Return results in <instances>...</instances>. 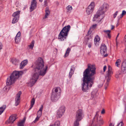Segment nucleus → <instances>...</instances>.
<instances>
[{
	"label": "nucleus",
	"instance_id": "nucleus-27",
	"mask_svg": "<svg viewBox=\"0 0 126 126\" xmlns=\"http://www.w3.org/2000/svg\"><path fill=\"white\" fill-rule=\"evenodd\" d=\"M70 50L71 49L70 48L68 47L67 48V50H66V52L64 55V57H66L68 55L69 53Z\"/></svg>",
	"mask_w": 126,
	"mask_h": 126
},
{
	"label": "nucleus",
	"instance_id": "nucleus-12",
	"mask_svg": "<svg viewBox=\"0 0 126 126\" xmlns=\"http://www.w3.org/2000/svg\"><path fill=\"white\" fill-rule=\"evenodd\" d=\"M100 51L101 54L104 55L105 57L108 56V55L106 53L105 54V53L107 52V48L105 44H102L100 47Z\"/></svg>",
	"mask_w": 126,
	"mask_h": 126
},
{
	"label": "nucleus",
	"instance_id": "nucleus-18",
	"mask_svg": "<svg viewBox=\"0 0 126 126\" xmlns=\"http://www.w3.org/2000/svg\"><path fill=\"white\" fill-rule=\"evenodd\" d=\"M121 71L123 73H126V60H125L122 63Z\"/></svg>",
	"mask_w": 126,
	"mask_h": 126
},
{
	"label": "nucleus",
	"instance_id": "nucleus-56",
	"mask_svg": "<svg viewBox=\"0 0 126 126\" xmlns=\"http://www.w3.org/2000/svg\"><path fill=\"white\" fill-rule=\"evenodd\" d=\"M125 110H126V107H125Z\"/></svg>",
	"mask_w": 126,
	"mask_h": 126
},
{
	"label": "nucleus",
	"instance_id": "nucleus-5",
	"mask_svg": "<svg viewBox=\"0 0 126 126\" xmlns=\"http://www.w3.org/2000/svg\"><path fill=\"white\" fill-rule=\"evenodd\" d=\"M61 91L60 88L59 87L53 89L51 97L52 101L55 102L58 100L60 96Z\"/></svg>",
	"mask_w": 126,
	"mask_h": 126
},
{
	"label": "nucleus",
	"instance_id": "nucleus-4",
	"mask_svg": "<svg viewBox=\"0 0 126 126\" xmlns=\"http://www.w3.org/2000/svg\"><path fill=\"white\" fill-rule=\"evenodd\" d=\"M71 28L70 26L68 25L64 27L60 32L58 39L60 41H63L66 40L68 35V32Z\"/></svg>",
	"mask_w": 126,
	"mask_h": 126
},
{
	"label": "nucleus",
	"instance_id": "nucleus-42",
	"mask_svg": "<svg viewBox=\"0 0 126 126\" xmlns=\"http://www.w3.org/2000/svg\"><path fill=\"white\" fill-rule=\"evenodd\" d=\"M97 26V25L96 24H94L92 26L91 28L92 29H94Z\"/></svg>",
	"mask_w": 126,
	"mask_h": 126
},
{
	"label": "nucleus",
	"instance_id": "nucleus-6",
	"mask_svg": "<svg viewBox=\"0 0 126 126\" xmlns=\"http://www.w3.org/2000/svg\"><path fill=\"white\" fill-rule=\"evenodd\" d=\"M84 117V113L83 111L81 109L78 110L75 115L76 120L74 123V126H79V122L81 121Z\"/></svg>",
	"mask_w": 126,
	"mask_h": 126
},
{
	"label": "nucleus",
	"instance_id": "nucleus-29",
	"mask_svg": "<svg viewBox=\"0 0 126 126\" xmlns=\"http://www.w3.org/2000/svg\"><path fill=\"white\" fill-rule=\"evenodd\" d=\"M25 119H24L21 122H19L17 124L18 126H24V123Z\"/></svg>",
	"mask_w": 126,
	"mask_h": 126
},
{
	"label": "nucleus",
	"instance_id": "nucleus-45",
	"mask_svg": "<svg viewBox=\"0 0 126 126\" xmlns=\"http://www.w3.org/2000/svg\"><path fill=\"white\" fill-rule=\"evenodd\" d=\"M103 85V84L101 83V84H99L98 85V86L99 88H100L102 87Z\"/></svg>",
	"mask_w": 126,
	"mask_h": 126
},
{
	"label": "nucleus",
	"instance_id": "nucleus-24",
	"mask_svg": "<svg viewBox=\"0 0 126 126\" xmlns=\"http://www.w3.org/2000/svg\"><path fill=\"white\" fill-rule=\"evenodd\" d=\"M6 105H3L0 107V115L3 112L6 108Z\"/></svg>",
	"mask_w": 126,
	"mask_h": 126
},
{
	"label": "nucleus",
	"instance_id": "nucleus-51",
	"mask_svg": "<svg viewBox=\"0 0 126 126\" xmlns=\"http://www.w3.org/2000/svg\"><path fill=\"white\" fill-rule=\"evenodd\" d=\"M3 9V8L2 7H0V12L2 11Z\"/></svg>",
	"mask_w": 126,
	"mask_h": 126
},
{
	"label": "nucleus",
	"instance_id": "nucleus-13",
	"mask_svg": "<svg viewBox=\"0 0 126 126\" xmlns=\"http://www.w3.org/2000/svg\"><path fill=\"white\" fill-rule=\"evenodd\" d=\"M104 17V16H102L96 13L94 15L93 19V21H97L98 23H99L102 19Z\"/></svg>",
	"mask_w": 126,
	"mask_h": 126
},
{
	"label": "nucleus",
	"instance_id": "nucleus-33",
	"mask_svg": "<svg viewBox=\"0 0 126 126\" xmlns=\"http://www.w3.org/2000/svg\"><path fill=\"white\" fill-rule=\"evenodd\" d=\"M34 41L33 40L32 41L30 44L29 45V48L30 49H32L34 46Z\"/></svg>",
	"mask_w": 126,
	"mask_h": 126
},
{
	"label": "nucleus",
	"instance_id": "nucleus-19",
	"mask_svg": "<svg viewBox=\"0 0 126 126\" xmlns=\"http://www.w3.org/2000/svg\"><path fill=\"white\" fill-rule=\"evenodd\" d=\"M92 39L91 38L87 37L86 40V44H88V47L90 48L92 46Z\"/></svg>",
	"mask_w": 126,
	"mask_h": 126
},
{
	"label": "nucleus",
	"instance_id": "nucleus-41",
	"mask_svg": "<svg viewBox=\"0 0 126 126\" xmlns=\"http://www.w3.org/2000/svg\"><path fill=\"white\" fill-rule=\"evenodd\" d=\"M118 13L117 11H116L113 15V17L114 18H115L117 15Z\"/></svg>",
	"mask_w": 126,
	"mask_h": 126
},
{
	"label": "nucleus",
	"instance_id": "nucleus-36",
	"mask_svg": "<svg viewBox=\"0 0 126 126\" xmlns=\"http://www.w3.org/2000/svg\"><path fill=\"white\" fill-rule=\"evenodd\" d=\"M42 114V112L38 111L37 113V116L40 117Z\"/></svg>",
	"mask_w": 126,
	"mask_h": 126
},
{
	"label": "nucleus",
	"instance_id": "nucleus-10",
	"mask_svg": "<svg viewBox=\"0 0 126 126\" xmlns=\"http://www.w3.org/2000/svg\"><path fill=\"white\" fill-rule=\"evenodd\" d=\"M65 107L64 106L60 107L57 112V118H61L65 112Z\"/></svg>",
	"mask_w": 126,
	"mask_h": 126
},
{
	"label": "nucleus",
	"instance_id": "nucleus-23",
	"mask_svg": "<svg viewBox=\"0 0 126 126\" xmlns=\"http://www.w3.org/2000/svg\"><path fill=\"white\" fill-rule=\"evenodd\" d=\"M20 13V12L19 11H17L15 12L12 14V16L14 17H19V15Z\"/></svg>",
	"mask_w": 126,
	"mask_h": 126
},
{
	"label": "nucleus",
	"instance_id": "nucleus-34",
	"mask_svg": "<svg viewBox=\"0 0 126 126\" xmlns=\"http://www.w3.org/2000/svg\"><path fill=\"white\" fill-rule=\"evenodd\" d=\"M60 125V121H56L54 123L55 126H59Z\"/></svg>",
	"mask_w": 126,
	"mask_h": 126
},
{
	"label": "nucleus",
	"instance_id": "nucleus-50",
	"mask_svg": "<svg viewBox=\"0 0 126 126\" xmlns=\"http://www.w3.org/2000/svg\"><path fill=\"white\" fill-rule=\"evenodd\" d=\"M124 102H126V97H125L124 98Z\"/></svg>",
	"mask_w": 126,
	"mask_h": 126
},
{
	"label": "nucleus",
	"instance_id": "nucleus-40",
	"mask_svg": "<svg viewBox=\"0 0 126 126\" xmlns=\"http://www.w3.org/2000/svg\"><path fill=\"white\" fill-rule=\"evenodd\" d=\"M124 125V123L122 121L120 123H118L117 126H123Z\"/></svg>",
	"mask_w": 126,
	"mask_h": 126
},
{
	"label": "nucleus",
	"instance_id": "nucleus-52",
	"mask_svg": "<svg viewBox=\"0 0 126 126\" xmlns=\"http://www.w3.org/2000/svg\"><path fill=\"white\" fill-rule=\"evenodd\" d=\"M119 22L118 21V23H117V24H116V27H117L119 25Z\"/></svg>",
	"mask_w": 126,
	"mask_h": 126
},
{
	"label": "nucleus",
	"instance_id": "nucleus-22",
	"mask_svg": "<svg viewBox=\"0 0 126 126\" xmlns=\"http://www.w3.org/2000/svg\"><path fill=\"white\" fill-rule=\"evenodd\" d=\"M11 62L13 64L16 65L17 64V63L19 62V60L18 59L13 58L12 59Z\"/></svg>",
	"mask_w": 126,
	"mask_h": 126
},
{
	"label": "nucleus",
	"instance_id": "nucleus-57",
	"mask_svg": "<svg viewBox=\"0 0 126 126\" xmlns=\"http://www.w3.org/2000/svg\"><path fill=\"white\" fill-rule=\"evenodd\" d=\"M119 33H118V35H119Z\"/></svg>",
	"mask_w": 126,
	"mask_h": 126
},
{
	"label": "nucleus",
	"instance_id": "nucleus-17",
	"mask_svg": "<svg viewBox=\"0 0 126 126\" xmlns=\"http://www.w3.org/2000/svg\"><path fill=\"white\" fill-rule=\"evenodd\" d=\"M36 0H33L31 2V4L30 9V11L32 12L35 9L36 7Z\"/></svg>",
	"mask_w": 126,
	"mask_h": 126
},
{
	"label": "nucleus",
	"instance_id": "nucleus-53",
	"mask_svg": "<svg viewBox=\"0 0 126 126\" xmlns=\"http://www.w3.org/2000/svg\"><path fill=\"white\" fill-rule=\"evenodd\" d=\"M112 125L111 123L110 124L109 126H112Z\"/></svg>",
	"mask_w": 126,
	"mask_h": 126
},
{
	"label": "nucleus",
	"instance_id": "nucleus-31",
	"mask_svg": "<svg viewBox=\"0 0 126 126\" xmlns=\"http://www.w3.org/2000/svg\"><path fill=\"white\" fill-rule=\"evenodd\" d=\"M121 61L120 59H118L116 61L115 63V65L117 67H119V66L120 65Z\"/></svg>",
	"mask_w": 126,
	"mask_h": 126
},
{
	"label": "nucleus",
	"instance_id": "nucleus-54",
	"mask_svg": "<svg viewBox=\"0 0 126 126\" xmlns=\"http://www.w3.org/2000/svg\"><path fill=\"white\" fill-rule=\"evenodd\" d=\"M39 0V1H40V2H42L43 1V0Z\"/></svg>",
	"mask_w": 126,
	"mask_h": 126
},
{
	"label": "nucleus",
	"instance_id": "nucleus-44",
	"mask_svg": "<svg viewBox=\"0 0 126 126\" xmlns=\"http://www.w3.org/2000/svg\"><path fill=\"white\" fill-rule=\"evenodd\" d=\"M43 108V106L42 105L41 107H40L38 111H40L42 112Z\"/></svg>",
	"mask_w": 126,
	"mask_h": 126
},
{
	"label": "nucleus",
	"instance_id": "nucleus-47",
	"mask_svg": "<svg viewBox=\"0 0 126 126\" xmlns=\"http://www.w3.org/2000/svg\"><path fill=\"white\" fill-rule=\"evenodd\" d=\"M105 112V110L104 109H103L101 112V113L102 114H103Z\"/></svg>",
	"mask_w": 126,
	"mask_h": 126
},
{
	"label": "nucleus",
	"instance_id": "nucleus-7",
	"mask_svg": "<svg viewBox=\"0 0 126 126\" xmlns=\"http://www.w3.org/2000/svg\"><path fill=\"white\" fill-rule=\"evenodd\" d=\"M99 112V111L96 112V114L93 119L92 126L94 125L95 126H101L103 124L104 122L101 116L98 117Z\"/></svg>",
	"mask_w": 126,
	"mask_h": 126
},
{
	"label": "nucleus",
	"instance_id": "nucleus-32",
	"mask_svg": "<svg viewBox=\"0 0 126 126\" xmlns=\"http://www.w3.org/2000/svg\"><path fill=\"white\" fill-rule=\"evenodd\" d=\"M45 11L46 14L44 18H47V16L50 14V11L48 9H47V10H46Z\"/></svg>",
	"mask_w": 126,
	"mask_h": 126
},
{
	"label": "nucleus",
	"instance_id": "nucleus-37",
	"mask_svg": "<svg viewBox=\"0 0 126 126\" xmlns=\"http://www.w3.org/2000/svg\"><path fill=\"white\" fill-rule=\"evenodd\" d=\"M66 9L69 10H72V6L70 5H69L67 7Z\"/></svg>",
	"mask_w": 126,
	"mask_h": 126
},
{
	"label": "nucleus",
	"instance_id": "nucleus-3",
	"mask_svg": "<svg viewBox=\"0 0 126 126\" xmlns=\"http://www.w3.org/2000/svg\"><path fill=\"white\" fill-rule=\"evenodd\" d=\"M22 72L15 71L11 74L9 77L7 78L6 80V84L10 85L15 83L17 79L21 75Z\"/></svg>",
	"mask_w": 126,
	"mask_h": 126
},
{
	"label": "nucleus",
	"instance_id": "nucleus-43",
	"mask_svg": "<svg viewBox=\"0 0 126 126\" xmlns=\"http://www.w3.org/2000/svg\"><path fill=\"white\" fill-rule=\"evenodd\" d=\"M44 6H46L47 5V0H45L44 1Z\"/></svg>",
	"mask_w": 126,
	"mask_h": 126
},
{
	"label": "nucleus",
	"instance_id": "nucleus-38",
	"mask_svg": "<svg viewBox=\"0 0 126 126\" xmlns=\"http://www.w3.org/2000/svg\"><path fill=\"white\" fill-rule=\"evenodd\" d=\"M40 117L37 116V117L36 118L35 120L33 121V123H35L37 121H38V120Z\"/></svg>",
	"mask_w": 126,
	"mask_h": 126
},
{
	"label": "nucleus",
	"instance_id": "nucleus-26",
	"mask_svg": "<svg viewBox=\"0 0 126 126\" xmlns=\"http://www.w3.org/2000/svg\"><path fill=\"white\" fill-rule=\"evenodd\" d=\"M100 40V38L98 35H96L94 39V43L96 44V43L99 42Z\"/></svg>",
	"mask_w": 126,
	"mask_h": 126
},
{
	"label": "nucleus",
	"instance_id": "nucleus-2",
	"mask_svg": "<svg viewBox=\"0 0 126 126\" xmlns=\"http://www.w3.org/2000/svg\"><path fill=\"white\" fill-rule=\"evenodd\" d=\"M34 68L33 70V74L30 79L29 84L30 86L32 87L38 79L39 75L44 76L46 73L48 66H46L44 68V64L42 58L39 57L38 61L35 63Z\"/></svg>",
	"mask_w": 126,
	"mask_h": 126
},
{
	"label": "nucleus",
	"instance_id": "nucleus-49",
	"mask_svg": "<svg viewBox=\"0 0 126 126\" xmlns=\"http://www.w3.org/2000/svg\"><path fill=\"white\" fill-rule=\"evenodd\" d=\"M118 36H119V35H117V36L116 37V42L117 45V44L118 43V42H117V38Z\"/></svg>",
	"mask_w": 126,
	"mask_h": 126
},
{
	"label": "nucleus",
	"instance_id": "nucleus-15",
	"mask_svg": "<svg viewBox=\"0 0 126 126\" xmlns=\"http://www.w3.org/2000/svg\"><path fill=\"white\" fill-rule=\"evenodd\" d=\"M20 36L21 32H20L19 31L17 33L15 37V43L16 44H18L20 42L21 39Z\"/></svg>",
	"mask_w": 126,
	"mask_h": 126
},
{
	"label": "nucleus",
	"instance_id": "nucleus-20",
	"mask_svg": "<svg viewBox=\"0 0 126 126\" xmlns=\"http://www.w3.org/2000/svg\"><path fill=\"white\" fill-rule=\"evenodd\" d=\"M75 69V67L74 65L71 66L69 76V77L70 79L71 78L72 76L74 74Z\"/></svg>",
	"mask_w": 126,
	"mask_h": 126
},
{
	"label": "nucleus",
	"instance_id": "nucleus-14",
	"mask_svg": "<svg viewBox=\"0 0 126 126\" xmlns=\"http://www.w3.org/2000/svg\"><path fill=\"white\" fill-rule=\"evenodd\" d=\"M21 94V92L19 91L17 94L15 99V105L16 106H17L19 103L20 99V96Z\"/></svg>",
	"mask_w": 126,
	"mask_h": 126
},
{
	"label": "nucleus",
	"instance_id": "nucleus-46",
	"mask_svg": "<svg viewBox=\"0 0 126 126\" xmlns=\"http://www.w3.org/2000/svg\"><path fill=\"white\" fill-rule=\"evenodd\" d=\"M106 65H105L103 67V71L104 72H105L106 70Z\"/></svg>",
	"mask_w": 126,
	"mask_h": 126
},
{
	"label": "nucleus",
	"instance_id": "nucleus-28",
	"mask_svg": "<svg viewBox=\"0 0 126 126\" xmlns=\"http://www.w3.org/2000/svg\"><path fill=\"white\" fill-rule=\"evenodd\" d=\"M104 32L107 34L108 37L109 38H110L111 36L110 34V32H111L110 30H104Z\"/></svg>",
	"mask_w": 126,
	"mask_h": 126
},
{
	"label": "nucleus",
	"instance_id": "nucleus-8",
	"mask_svg": "<svg viewBox=\"0 0 126 126\" xmlns=\"http://www.w3.org/2000/svg\"><path fill=\"white\" fill-rule=\"evenodd\" d=\"M111 70V68L109 66H108V70L107 72L105 75V79L106 80V82L104 85V89L105 90L107 89L109 85V82L110 80L111 76L112 74Z\"/></svg>",
	"mask_w": 126,
	"mask_h": 126
},
{
	"label": "nucleus",
	"instance_id": "nucleus-16",
	"mask_svg": "<svg viewBox=\"0 0 126 126\" xmlns=\"http://www.w3.org/2000/svg\"><path fill=\"white\" fill-rule=\"evenodd\" d=\"M16 116L15 115H12L10 116L9 119L7 120L6 122L9 124H12L14 122L16 119Z\"/></svg>",
	"mask_w": 126,
	"mask_h": 126
},
{
	"label": "nucleus",
	"instance_id": "nucleus-11",
	"mask_svg": "<svg viewBox=\"0 0 126 126\" xmlns=\"http://www.w3.org/2000/svg\"><path fill=\"white\" fill-rule=\"evenodd\" d=\"M95 6L94 2H92L89 5L87 8L86 12L88 15L91 14L93 12Z\"/></svg>",
	"mask_w": 126,
	"mask_h": 126
},
{
	"label": "nucleus",
	"instance_id": "nucleus-30",
	"mask_svg": "<svg viewBox=\"0 0 126 126\" xmlns=\"http://www.w3.org/2000/svg\"><path fill=\"white\" fill-rule=\"evenodd\" d=\"M19 17H14L12 21V23L13 24H15L17 22Z\"/></svg>",
	"mask_w": 126,
	"mask_h": 126
},
{
	"label": "nucleus",
	"instance_id": "nucleus-9",
	"mask_svg": "<svg viewBox=\"0 0 126 126\" xmlns=\"http://www.w3.org/2000/svg\"><path fill=\"white\" fill-rule=\"evenodd\" d=\"M109 7V5L106 3H104L100 7L96 13L102 16H104V14L107 11Z\"/></svg>",
	"mask_w": 126,
	"mask_h": 126
},
{
	"label": "nucleus",
	"instance_id": "nucleus-48",
	"mask_svg": "<svg viewBox=\"0 0 126 126\" xmlns=\"http://www.w3.org/2000/svg\"><path fill=\"white\" fill-rule=\"evenodd\" d=\"M111 29L112 30L114 28V26L113 25H111Z\"/></svg>",
	"mask_w": 126,
	"mask_h": 126
},
{
	"label": "nucleus",
	"instance_id": "nucleus-35",
	"mask_svg": "<svg viewBox=\"0 0 126 126\" xmlns=\"http://www.w3.org/2000/svg\"><path fill=\"white\" fill-rule=\"evenodd\" d=\"M96 94V92L94 91H92L91 93V96L92 98H93L95 96Z\"/></svg>",
	"mask_w": 126,
	"mask_h": 126
},
{
	"label": "nucleus",
	"instance_id": "nucleus-1",
	"mask_svg": "<svg viewBox=\"0 0 126 126\" xmlns=\"http://www.w3.org/2000/svg\"><path fill=\"white\" fill-rule=\"evenodd\" d=\"M96 69L94 65L88 64L87 68L84 72L83 83L82 84L83 92H87L92 87L93 83L91 77L95 74Z\"/></svg>",
	"mask_w": 126,
	"mask_h": 126
},
{
	"label": "nucleus",
	"instance_id": "nucleus-21",
	"mask_svg": "<svg viewBox=\"0 0 126 126\" xmlns=\"http://www.w3.org/2000/svg\"><path fill=\"white\" fill-rule=\"evenodd\" d=\"M28 62L27 60H25L22 61L20 64V68L21 69H23L27 63Z\"/></svg>",
	"mask_w": 126,
	"mask_h": 126
},
{
	"label": "nucleus",
	"instance_id": "nucleus-39",
	"mask_svg": "<svg viewBox=\"0 0 126 126\" xmlns=\"http://www.w3.org/2000/svg\"><path fill=\"white\" fill-rule=\"evenodd\" d=\"M126 12L125 11H123L122 14L120 15V17H122L124 15L126 14Z\"/></svg>",
	"mask_w": 126,
	"mask_h": 126
},
{
	"label": "nucleus",
	"instance_id": "nucleus-55",
	"mask_svg": "<svg viewBox=\"0 0 126 126\" xmlns=\"http://www.w3.org/2000/svg\"><path fill=\"white\" fill-rule=\"evenodd\" d=\"M89 31H88V34H89Z\"/></svg>",
	"mask_w": 126,
	"mask_h": 126
},
{
	"label": "nucleus",
	"instance_id": "nucleus-25",
	"mask_svg": "<svg viewBox=\"0 0 126 126\" xmlns=\"http://www.w3.org/2000/svg\"><path fill=\"white\" fill-rule=\"evenodd\" d=\"M35 102V99L34 98H33L32 99L31 102V105L30 106V107L29 109V110H31L33 107L34 105V104Z\"/></svg>",
	"mask_w": 126,
	"mask_h": 126
}]
</instances>
